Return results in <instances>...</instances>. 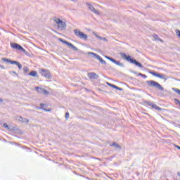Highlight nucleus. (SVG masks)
I'll use <instances>...</instances> for the list:
<instances>
[{"label":"nucleus","instance_id":"obj_18","mask_svg":"<svg viewBox=\"0 0 180 180\" xmlns=\"http://www.w3.org/2000/svg\"><path fill=\"white\" fill-rule=\"evenodd\" d=\"M28 75L31 77H37V72L33 70V71H31L30 73H28Z\"/></svg>","mask_w":180,"mask_h":180},{"label":"nucleus","instance_id":"obj_16","mask_svg":"<svg viewBox=\"0 0 180 180\" xmlns=\"http://www.w3.org/2000/svg\"><path fill=\"white\" fill-rule=\"evenodd\" d=\"M158 78H160L161 79H165V81H167V75L164 74H158Z\"/></svg>","mask_w":180,"mask_h":180},{"label":"nucleus","instance_id":"obj_43","mask_svg":"<svg viewBox=\"0 0 180 180\" xmlns=\"http://www.w3.org/2000/svg\"><path fill=\"white\" fill-rule=\"evenodd\" d=\"M71 1H75V0H71Z\"/></svg>","mask_w":180,"mask_h":180},{"label":"nucleus","instance_id":"obj_40","mask_svg":"<svg viewBox=\"0 0 180 180\" xmlns=\"http://www.w3.org/2000/svg\"><path fill=\"white\" fill-rule=\"evenodd\" d=\"M177 175H178V176H180V172H177Z\"/></svg>","mask_w":180,"mask_h":180},{"label":"nucleus","instance_id":"obj_9","mask_svg":"<svg viewBox=\"0 0 180 180\" xmlns=\"http://www.w3.org/2000/svg\"><path fill=\"white\" fill-rule=\"evenodd\" d=\"M59 41H61V43H64V44H67L68 46H69V47H71V49H72V50H74L75 51H78V48L74 46V44H71L70 42H68V41L64 40L61 38L59 39Z\"/></svg>","mask_w":180,"mask_h":180},{"label":"nucleus","instance_id":"obj_7","mask_svg":"<svg viewBox=\"0 0 180 180\" xmlns=\"http://www.w3.org/2000/svg\"><path fill=\"white\" fill-rule=\"evenodd\" d=\"M1 61H5L6 63H9L10 64H15L18 67L19 70H22V64L16 60H11L6 58H2Z\"/></svg>","mask_w":180,"mask_h":180},{"label":"nucleus","instance_id":"obj_24","mask_svg":"<svg viewBox=\"0 0 180 180\" xmlns=\"http://www.w3.org/2000/svg\"><path fill=\"white\" fill-rule=\"evenodd\" d=\"M105 58H107V60H109L110 61H112V63L113 62V60H115V59H113V58H112V57H110V56H105Z\"/></svg>","mask_w":180,"mask_h":180},{"label":"nucleus","instance_id":"obj_39","mask_svg":"<svg viewBox=\"0 0 180 180\" xmlns=\"http://www.w3.org/2000/svg\"><path fill=\"white\" fill-rule=\"evenodd\" d=\"M4 102V100L2 98H0V103Z\"/></svg>","mask_w":180,"mask_h":180},{"label":"nucleus","instance_id":"obj_17","mask_svg":"<svg viewBox=\"0 0 180 180\" xmlns=\"http://www.w3.org/2000/svg\"><path fill=\"white\" fill-rule=\"evenodd\" d=\"M112 63H114V64H116L117 65H119L120 67H124V64L116 60L115 59L112 60Z\"/></svg>","mask_w":180,"mask_h":180},{"label":"nucleus","instance_id":"obj_5","mask_svg":"<svg viewBox=\"0 0 180 180\" xmlns=\"http://www.w3.org/2000/svg\"><path fill=\"white\" fill-rule=\"evenodd\" d=\"M11 47L12 49H14L15 50H20V51H22V53H24L25 54L27 53L26 49H23V47H22V46H20L18 43H11Z\"/></svg>","mask_w":180,"mask_h":180},{"label":"nucleus","instance_id":"obj_19","mask_svg":"<svg viewBox=\"0 0 180 180\" xmlns=\"http://www.w3.org/2000/svg\"><path fill=\"white\" fill-rule=\"evenodd\" d=\"M53 20L58 25L62 20L60 18H57V17H53Z\"/></svg>","mask_w":180,"mask_h":180},{"label":"nucleus","instance_id":"obj_1","mask_svg":"<svg viewBox=\"0 0 180 180\" xmlns=\"http://www.w3.org/2000/svg\"><path fill=\"white\" fill-rule=\"evenodd\" d=\"M120 56L122 58H124L129 63H131V64H134L136 65V67H139V68H143L144 66H143V64H141L140 62L137 61L134 58H131V56L130 55H126V53L121 52Z\"/></svg>","mask_w":180,"mask_h":180},{"label":"nucleus","instance_id":"obj_27","mask_svg":"<svg viewBox=\"0 0 180 180\" xmlns=\"http://www.w3.org/2000/svg\"><path fill=\"white\" fill-rule=\"evenodd\" d=\"M24 123H29V119L27 118H25L23 119V121H22Z\"/></svg>","mask_w":180,"mask_h":180},{"label":"nucleus","instance_id":"obj_36","mask_svg":"<svg viewBox=\"0 0 180 180\" xmlns=\"http://www.w3.org/2000/svg\"><path fill=\"white\" fill-rule=\"evenodd\" d=\"M102 40H105V41H108V39L106 38H101Z\"/></svg>","mask_w":180,"mask_h":180},{"label":"nucleus","instance_id":"obj_26","mask_svg":"<svg viewBox=\"0 0 180 180\" xmlns=\"http://www.w3.org/2000/svg\"><path fill=\"white\" fill-rule=\"evenodd\" d=\"M174 91H175L176 92V94H178V95L180 96V89H173Z\"/></svg>","mask_w":180,"mask_h":180},{"label":"nucleus","instance_id":"obj_6","mask_svg":"<svg viewBox=\"0 0 180 180\" xmlns=\"http://www.w3.org/2000/svg\"><path fill=\"white\" fill-rule=\"evenodd\" d=\"M39 74L42 75V77H45L46 79H50L51 78V73H50V70L46 69L39 70Z\"/></svg>","mask_w":180,"mask_h":180},{"label":"nucleus","instance_id":"obj_35","mask_svg":"<svg viewBox=\"0 0 180 180\" xmlns=\"http://www.w3.org/2000/svg\"><path fill=\"white\" fill-rule=\"evenodd\" d=\"M143 78H147V75L143 74L142 76H141Z\"/></svg>","mask_w":180,"mask_h":180},{"label":"nucleus","instance_id":"obj_8","mask_svg":"<svg viewBox=\"0 0 180 180\" xmlns=\"http://www.w3.org/2000/svg\"><path fill=\"white\" fill-rule=\"evenodd\" d=\"M87 54L89 56H93V58H96L97 60H100V63H101V64L104 65H106V61H105L102 57H101V56L95 53H93V52H88Z\"/></svg>","mask_w":180,"mask_h":180},{"label":"nucleus","instance_id":"obj_21","mask_svg":"<svg viewBox=\"0 0 180 180\" xmlns=\"http://www.w3.org/2000/svg\"><path fill=\"white\" fill-rule=\"evenodd\" d=\"M153 38L155 39V40H159L160 41H162L161 39L160 38V37H158V34H154Z\"/></svg>","mask_w":180,"mask_h":180},{"label":"nucleus","instance_id":"obj_33","mask_svg":"<svg viewBox=\"0 0 180 180\" xmlns=\"http://www.w3.org/2000/svg\"><path fill=\"white\" fill-rule=\"evenodd\" d=\"M175 148H177V150H180V146L178 145H174Z\"/></svg>","mask_w":180,"mask_h":180},{"label":"nucleus","instance_id":"obj_23","mask_svg":"<svg viewBox=\"0 0 180 180\" xmlns=\"http://www.w3.org/2000/svg\"><path fill=\"white\" fill-rule=\"evenodd\" d=\"M23 71H24L25 74H27V72H29V68H27V67L23 68Z\"/></svg>","mask_w":180,"mask_h":180},{"label":"nucleus","instance_id":"obj_4","mask_svg":"<svg viewBox=\"0 0 180 180\" xmlns=\"http://www.w3.org/2000/svg\"><path fill=\"white\" fill-rule=\"evenodd\" d=\"M143 105H145V106H150L152 109H155V110H162V108L157 106V105L151 101H143Z\"/></svg>","mask_w":180,"mask_h":180},{"label":"nucleus","instance_id":"obj_13","mask_svg":"<svg viewBox=\"0 0 180 180\" xmlns=\"http://www.w3.org/2000/svg\"><path fill=\"white\" fill-rule=\"evenodd\" d=\"M58 29H60V30H65L67 29V24L65 22H63V20L58 24Z\"/></svg>","mask_w":180,"mask_h":180},{"label":"nucleus","instance_id":"obj_20","mask_svg":"<svg viewBox=\"0 0 180 180\" xmlns=\"http://www.w3.org/2000/svg\"><path fill=\"white\" fill-rule=\"evenodd\" d=\"M149 74H151L153 77H158V73L155 71H150L149 72Z\"/></svg>","mask_w":180,"mask_h":180},{"label":"nucleus","instance_id":"obj_22","mask_svg":"<svg viewBox=\"0 0 180 180\" xmlns=\"http://www.w3.org/2000/svg\"><path fill=\"white\" fill-rule=\"evenodd\" d=\"M112 88H114L115 89H117V91H123L122 88H120L115 84H114V86H112Z\"/></svg>","mask_w":180,"mask_h":180},{"label":"nucleus","instance_id":"obj_34","mask_svg":"<svg viewBox=\"0 0 180 180\" xmlns=\"http://www.w3.org/2000/svg\"><path fill=\"white\" fill-rule=\"evenodd\" d=\"M0 68H1V70H5V66L0 65Z\"/></svg>","mask_w":180,"mask_h":180},{"label":"nucleus","instance_id":"obj_11","mask_svg":"<svg viewBox=\"0 0 180 180\" xmlns=\"http://www.w3.org/2000/svg\"><path fill=\"white\" fill-rule=\"evenodd\" d=\"M36 91L38 94H42L43 95H49V91L41 87L37 86L35 87Z\"/></svg>","mask_w":180,"mask_h":180},{"label":"nucleus","instance_id":"obj_28","mask_svg":"<svg viewBox=\"0 0 180 180\" xmlns=\"http://www.w3.org/2000/svg\"><path fill=\"white\" fill-rule=\"evenodd\" d=\"M176 33L177 36L179 37H180V30H176Z\"/></svg>","mask_w":180,"mask_h":180},{"label":"nucleus","instance_id":"obj_10","mask_svg":"<svg viewBox=\"0 0 180 180\" xmlns=\"http://www.w3.org/2000/svg\"><path fill=\"white\" fill-rule=\"evenodd\" d=\"M86 5L88 6L89 9L93 12V13H95L96 15H101V13L98 11V10L95 9V7H94L92 4L86 3Z\"/></svg>","mask_w":180,"mask_h":180},{"label":"nucleus","instance_id":"obj_31","mask_svg":"<svg viewBox=\"0 0 180 180\" xmlns=\"http://www.w3.org/2000/svg\"><path fill=\"white\" fill-rule=\"evenodd\" d=\"M107 84H108L109 86H111V88H113V86H114V85H115V84H110V83H109V82H107Z\"/></svg>","mask_w":180,"mask_h":180},{"label":"nucleus","instance_id":"obj_30","mask_svg":"<svg viewBox=\"0 0 180 180\" xmlns=\"http://www.w3.org/2000/svg\"><path fill=\"white\" fill-rule=\"evenodd\" d=\"M18 120L20 122H23V117H22V116L18 117Z\"/></svg>","mask_w":180,"mask_h":180},{"label":"nucleus","instance_id":"obj_29","mask_svg":"<svg viewBox=\"0 0 180 180\" xmlns=\"http://www.w3.org/2000/svg\"><path fill=\"white\" fill-rule=\"evenodd\" d=\"M70 117V113L69 112H66L65 113V119H69Z\"/></svg>","mask_w":180,"mask_h":180},{"label":"nucleus","instance_id":"obj_2","mask_svg":"<svg viewBox=\"0 0 180 180\" xmlns=\"http://www.w3.org/2000/svg\"><path fill=\"white\" fill-rule=\"evenodd\" d=\"M146 84L147 85H148V86H152V88H156V89H158V91H164V87H162V86H161L160 83L154 80H148L146 81Z\"/></svg>","mask_w":180,"mask_h":180},{"label":"nucleus","instance_id":"obj_3","mask_svg":"<svg viewBox=\"0 0 180 180\" xmlns=\"http://www.w3.org/2000/svg\"><path fill=\"white\" fill-rule=\"evenodd\" d=\"M74 33L77 37H79V39H82V40H88V35L84 34V32H81L79 30L75 29Z\"/></svg>","mask_w":180,"mask_h":180},{"label":"nucleus","instance_id":"obj_37","mask_svg":"<svg viewBox=\"0 0 180 180\" xmlns=\"http://www.w3.org/2000/svg\"><path fill=\"white\" fill-rule=\"evenodd\" d=\"M139 77H143V74L142 73H139Z\"/></svg>","mask_w":180,"mask_h":180},{"label":"nucleus","instance_id":"obj_14","mask_svg":"<svg viewBox=\"0 0 180 180\" xmlns=\"http://www.w3.org/2000/svg\"><path fill=\"white\" fill-rule=\"evenodd\" d=\"M110 147H114L115 148H118V150H122V146L119 145V143L114 142L110 144Z\"/></svg>","mask_w":180,"mask_h":180},{"label":"nucleus","instance_id":"obj_15","mask_svg":"<svg viewBox=\"0 0 180 180\" xmlns=\"http://www.w3.org/2000/svg\"><path fill=\"white\" fill-rule=\"evenodd\" d=\"M44 103H41L40 107H37L36 109H43L45 112H51V109L44 108Z\"/></svg>","mask_w":180,"mask_h":180},{"label":"nucleus","instance_id":"obj_38","mask_svg":"<svg viewBox=\"0 0 180 180\" xmlns=\"http://www.w3.org/2000/svg\"><path fill=\"white\" fill-rule=\"evenodd\" d=\"M13 72V74H15V75H18V74L16 73V72L13 71V72Z\"/></svg>","mask_w":180,"mask_h":180},{"label":"nucleus","instance_id":"obj_12","mask_svg":"<svg viewBox=\"0 0 180 180\" xmlns=\"http://www.w3.org/2000/svg\"><path fill=\"white\" fill-rule=\"evenodd\" d=\"M87 75L89 79H98L99 78V75L95 72H89Z\"/></svg>","mask_w":180,"mask_h":180},{"label":"nucleus","instance_id":"obj_32","mask_svg":"<svg viewBox=\"0 0 180 180\" xmlns=\"http://www.w3.org/2000/svg\"><path fill=\"white\" fill-rule=\"evenodd\" d=\"M3 126L5 127V129H9V126H8L6 124H4Z\"/></svg>","mask_w":180,"mask_h":180},{"label":"nucleus","instance_id":"obj_42","mask_svg":"<svg viewBox=\"0 0 180 180\" xmlns=\"http://www.w3.org/2000/svg\"><path fill=\"white\" fill-rule=\"evenodd\" d=\"M136 72H134V74H136Z\"/></svg>","mask_w":180,"mask_h":180},{"label":"nucleus","instance_id":"obj_41","mask_svg":"<svg viewBox=\"0 0 180 180\" xmlns=\"http://www.w3.org/2000/svg\"><path fill=\"white\" fill-rule=\"evenodd\" d=\"M27 53H25L27 56H29V53H27V51H26Z\"/></svg>","mask_w":180,"mask_h":180},{"label":"nucleus","instance_id":"obj_25","mask_svg":"<svg viewBox=\"0 0 180 180\" xmlns=\"http://www.w3.org/2000/svg\"><path fill=\"white\" fill-rule=\"evenodd\" d=\"M174 103H176V105H180V101L178 98H174Z\"/></svg>","mask_w":180,"mask_h":180}]
</instances>
